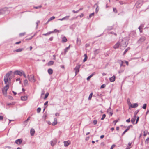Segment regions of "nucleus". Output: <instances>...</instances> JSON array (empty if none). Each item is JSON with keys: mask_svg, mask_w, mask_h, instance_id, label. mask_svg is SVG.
I'll return each mask as SVG.
<instances>
[{"mask_svg": "<svg viewBox=\"0 0 149 149\" xmlns=\"http://www.w3.org/2000/svg\"><path fill=\"white\" fill-rule=\"evenodd\" d=\"M95 74V72H94L92 73L87 78V81H88L90 80V78H91L94 74Z\"/></svg>", "mask_w": 149, "mask_h": 149, "instance_id": "nucleus-16", "label": "nucleus"}, {"mask_svg": "<svg viewBox=\"0 0 149 149\" xmlns=\"http://www.w3.org/2000/svg\"><path fill=\"white\" fill-rule=\"evenodd\" d=\"M146 105H146V104H144L142 108L144 109H146Z\"/></svg>", "mask_w": 149, "mask_h": 149, "instance_id": "nucleus-35", "label": "nucleus"}, {"mask_svg": "<svg viewBox=\"0 0 149 149\" xmlns=\"http://www.w3.org/2000/svg\"><path fill=\"white\" fill-rule=\"evenodd\" d=\"M49 95V93L48 92H47L45 95V97H44V99L46 98Z\"/></svg>", "mask_w": 149, "mask_h": 149, "instance_id": "nucleus-33", "label": "nucleus"}, {"mask_svg": "<svg viewBox=\"0 0 149 149\" xmlns=\"http://www.w3.org/2000/svg\"><path fill=\"white\" fill-rule=\"evenodd\" d=\"M106 86V85L105 84H103L100 87V88H104Z\"/></svg>", "mask_w": 149, "mask_h": 149, "instance_id": "nucleus-44", "label": "nucleus"}, {"mask_svg": "<svg viewBox=\"0 0 149 149\" xmlns=\"http://www.w3.org/2000/svg\"><path fill=\"white\" fill-rule=\"evenodd\" d=\"M94 52L95 54H97L99 53L98 50L97 49L95 50Z\"/></svg>", "mask_w": 149, "mask_h": 149, "instance_id": "nucleus-45", "label": "nucleus"}, {"mask_svg": "<svg viewBox=\"0 0 149 149\" xmlns=\"http://www.w3.org/2000/svg\"><path fill=\"white\" fill-rule=\"evenodd\" d=\"M70 45H69V46L67 47H66L64 49L65 52L66 53L68 50L70 48Z\"/></svg>", "mask_w": 149, "mask_h": 149, "instance_id": "nucleus-27", "label": "nucleus"}, {"mask_svg": "<svg viewBox=\"0 0 149 149\" xmlns=\"http://www.w3.org/2000/svg\"><path fill=\"white\" fill-rule=\"evenodd\" d=\"M81 65L77 64L76 66L74 68V70L75 71V75H76L79 71V69Z\"/></svg>", "mask_w": 149, "mask_h": 149, "instance_id": "nucleus-4", "label": "nucleus"}, {"mask_svg": "<svg viewBox=\"0 0 149 149\" xmlns=\"http://www.w3.org/2000/svg\"><path fill=\"white\" fill-rule=\"evenodd\" d=\"M27 98V97L26 96H22L21 97V100L22 101L26 100Z\"/></svg>", "mask_w": 149, "mask_h": 149, "instance_id": "nucleus-15", "label": "nucleus"}, {"mask_svg": "<svg viewBox=\"0 0 149 149\" xmlns=\"http://www.w3.org/2000/svg\"><path fill=\"white\" fill-rule=\"evenodd\" d=\"M41 7H42V6H38L35 7L34 8L35 9H38V8H41Z\"/></svg>", "mask_w": 149, "mask_h": 149, "instance_id": "nucleus-46", "label": "nucleus"}, {"mask_svg": "<svg viewBox=\"0 0 149 149\" xmlns=\"http://www.w3.org/2000/svg\"><path fill=\"white\" fill-rule=\"evenodd\" d=\"M40 22V21H37V22H36V28H37L38 26V24Z\"/></svg>", "mask_w": 149, "mask_h": 149, "instance_id": "nucleus-40", "label": "nucleus"}, {"mask_svg": "<svg viewBox=\"0 0 149 149\" xmlns=\"http://www.w3.org/2000/svg\"><path fill=\"white\" fill-rule=\"evenodd\" d=\"M53 71L52 69L49 68L48 70V72L49 74H52Z\"/></svg>", "mask_w": 149, "mask_h": 149, "instance_id": "nucleus-20", "label": "nucleus"}, {"mask_svg": "<svg viewBox=\"0 0 149 149\" xmlns=\"http://www.w3.org/2000/svg\"><path fill=\"white\" fill-rule=\"evenodd\" d=\"M54 61H50L47 64V65L49 66L53 64H54Z\"/></svg>", "mask_w": 149, "mask_h": 149, "instance_id": "nucleus-22", "label": "nucleus"}, {"mask_svg": "<svg viewBox=\"0 0 149 149\" xmlns=\"http://www.w3.org/2000/svg\"><path fill=\"white\" fill-rule=\"evenodd\" d=\"M106 117V115L105 114H103V115H102V118H101V120H104V118H105Z\"/></svg>", "mask_w": 149, "mask_h": 149, "instance_id": "nucleus-37", "label": "nucleus"}, {"mask_svg": "<svg viewBox=\"0 0 149 149\" xmlns=\"http://www.w3.org/2000/svg\"><path fill=\"white\" fill-rule=\"evenodd\" d=\"M139 111V110L136 111L134 112V117H136V115Z\"/></svg>", "mask_w": 149, "mask_h": 149, "instance_id": "nucleus-25", "label": "nucleus"}, {"mask_svg": "<svg viewBox=\"0 0 149 149\" xmlns=\"http://www.w3.org/2000/svg\"><path fill=\"white\" fill-rule=\"evenodd\" d=\"M136 117H134L132 118L131 120V122L132 123L134 124V122L136 120Z\"/></svg>", "mask_w": 149, "mask_h": 149, "instance_id": "nucleus-23", "label": "nucleus"}, {"mask_svg": "<svg viewBox=\"0 0 149 149\" xmlns=\"http://www.w3.org/2000/svg\"><path fill=\"white\" fill-rule=\"evenodd\" d=\"M115 76L113 75L112 77L109 78V80L111 82H113L115 81Z\"/></svg>", "mask_w": 149, "mask_h": 149, "instance_id": "nucleus-13", "label": "nucleus"}, {"mask_svg": "<svg viewBox=\"0 0 149 149\" xmlns=\"http://www.w3.org/2000/svg\"><path fill=\"white\" fill-rule=\"evenodd\" d=\"M130 49V48L129 47H128L125 50V51H124L123 53V55H125V53H126V52L128 50Z\"/></svg>", "mask_w": 149, "mask_h": 149, "instance_id": "nucleus-28", "label": "nucleus"}, {"mask_svg": "<svg viewBox=\"0 0 149 149\" xmlns=\"http://www.w3.org/2000/svg\"><path fill=\"white\" fill-rule=\"evenodd\" d=\"M118 122V120H114L113 121V123H115V125H116V123L117 122Z\"/></svg>", "mask_w": 149, "mask_h": 149, "instance_id": "nucleus-61", "label": "nucleus"}, {"mask_svg": "<svg viewBox=\"0 0 149 149\" xmlns=\"http://www.w3.org/2000/svg\"><path fill=\"white\" fill-rule=\"evenodd\" d=\"M23 50V48H19L18 49L15 50L14 51H16L17 52H21Z\"/></svg>", "mask_w": 149, "mask_h": 149, "instance_id": "nucleus-24", "label": "nucleus"}, {"mask_svg": "<svg viewBox=\"0 0 149 149\" xmlns=\"http://www.w3.org/2000/svg\"><path fill=\"white\" fill-rule=\"evenodd\" d=\"M57 124V119L56 118L54 119V121L53 122L52 125H55Z\"/></svg>", "mask_w": 149, "mask_h": 149, "instance_id": "nucleus-17", "label": "nucleus"}, {"mask_svg": "<svg viewBox=\"0 0 149 149\" xmlns=\"http://www.w3.org/2000/svg\"><path fill=\"white\" fill-rule=\"evenodd\" d=\"M9 77V73H8L6 74L4 77V81L5 84H6L4 87L2 91L3 95L5 96H6L7 95V91L9 88L8 84H7L8 82V79Z\"/></svg>", "mask_w": 149, "mask_h": 149, "instance_id": "nucleus-1", "label": "nucleus"}, {"mask_svg": "<svg viewBox=\"0 0 149 149\" xmlns=\"http://www.w3.org/2000/svg\"><path fill=\"white\" fill-rule=\"evenodd\" d=\"M138 105L137 103H136L134 104H131L129 107V108L130 107H131L132 108H135L136 107H137L138 106Z\"/></svg>", "mask_w": 149, "mask_h": 149, "instance_id": "nucleus-10", "label": "nucleus"}, {"mask_svg": "<svg viewBox=\"0 0 149 149\" xmlns=\"http://www.w3.org/2000/svg\"><path fill=\"white\" fill-rule=\"evenodd\" d=\"M41 109L40 107H38L37 109V112L38 113H39L40 112Z\"/></svg>", "mask_w": 149, "mask_h": 149, "instance_id": "nucleus-31", "label": "nucleus"}, {"mask_svg": "<svg viewBox=\"0 0 149 149\" xmlns=\"http://www.w3.org/2000/svg\"><path fill=\"white\" fill-rule=\"evenodd\" d=\"M55 115L56 116H59V113H55Z\"/></svg>", "mask_w": 149, "mask_h": 149, "instance_id": "nucleus-59", "label": "nucleus"}, {"mask_svg": "<svg viewBox=\"0 0 149 149\" xmlns=\"http://www.w3.org/2000/svg\"><path fill=\"white\" fill-rule=\"evenodd\" d=\"M143 27V26L142 25H141L140 26H139V27L138 29L139 30H140V29H142Z\"/></svg>", "mask_w": 149, "mask_h": 149, "instance_id": "nucleus-48", "label": "nucleus"}, {"mask_svg": "<svg viewBox=\"0 0 149 149\" xmlns=\"http://www.w3.org/2000/svg\"><path fill=\"white\" fill-rule=\"evenodd\" d=\"M3 119V117L2 116H0V120H2Z\"/></svg>", "mask_w": 149, "mask_h": 149, "instance_id": "nucleus-55", "label": "nucleus"}, {"mask_svg": "<svg viewBox=\"0 0 149 149\" xmlns=\"http://www.w3.org/2000/svg\"><path fill=\"white\" fill-rule=\"evenodd\" d=\"M110 116H112L113 114V112L112 111H110V113H109Z\"/></svg>", "mask_w": 149, "mask_h": 149, "instance_id": "nucleus-52", "label": "nucleus"}, {"mask_svg": "<svg viewBox=\"0 0 149 149\" xmlns=\"http://www.w3.org/2000/svg\"><path fill=\"white\" fill-rule=\"evenodd\" d=\"M87 57H85L84 58V59L83 60V62H85V61H86V60H87Z\"/></svg>", "mask_w": 149, "mask_h": 149, "instance_id": "nucleus-53", "label": "nucleus"}, {"mask_svg": "<svg viewBox=\"0 0 149 149\" xmlns=\"http://www.w3.org/2000/svg\"><path fill=\"white\" fill-rule=\"evenodd\" d=\"M148 141L149 142V137H148L146 140L145 142H146L147 141Z\"/></svg>", "mask_w": 149, "mask_h": 149, "instance_id": "nucleus-64", "label": "nucleus"}, {"mask_svg": "<svg viewBox=\"0 0 149 149\" xmlns=\"http://www.w3.org/2000/svg\"><path fill=\"white\" fill-rule=\"evenodd\" d=\"M54 32H59V31L58 30H57V29H55L54 31H53Z\"/></svg>", "mask_w": 149, "mask_h": 149, "instance_id": "nucleus-56", "label": "nucleus"}, {"mask_svg": "<svg viewBox=\"0 0 149 149\" xmlns=\"http://www.w3.org/2000/svg\"><path fill=\"white\" fill-rule=\"evenodd\" d=\"M120 46L123 47H126L128 44L127 41L125 38L123 39L120 43Z\"/></svg>", "mask_w": 149, "mask_h": 149, "instance_id": "nucleus-3", "label": "nucleus"}, {"mask_svg": "<svg viewBox=\"0 0 149 149\" xmlns=\"http://www.w3.org/2000/svg\"><path fill=\"white\" fill-rule=\"evenodd\" d=\"M130 118H129L128 119L126 120V121L127 123L130 122Z\"/></svg>", "mask_w": 149, "mask_h": 149, "instance_id": "nucleus-58", "label": "nucleus"}, {"mask_svg": "<svg viewBox=\"0 0 149 149\" xmlns=\"http://www.w3.org/2000/svg\"><path fill=\"white\" fill-rule=\"evenodd\" d=\"M120 43L119 42H118L116 43L115 45L113 46V47L115 49H116L118 48L120 45Z\"/></svg>", "mask_w": 149, "mask_h": 149, "instance_id": "nucleus-11", "label": "nucleus"}, {"mask_svg": "<svg viewBox=\"0 0 149 149\" xmlns=\"http://www.w3.org/2000/svg\"><path fill=\"white\" fill-rule=\"evenodd\" d=\"M21 42V41H19V42H16L15 43V44H19Z\"/></svg>", "mask_w": 149, "mask_h": 149, "instance_id": "nucleus-63", "label": "nucleus"}, {"mask_svg": "<svg viewBox=\"0 0 149 149\" xmlns=\"http://www.w3.org/2000/svg\"><path fill=\"white\" fill-rule=\"evenodd\" d=\"M70 17V16H67L64 17V20H67Z\"/></svg>", "mask_w": 149, "mask_h": 149, "instance_id": "nucleus-30", "label": "nucleus"}, {"mask_svg": "<svg viewBox=\"0 0 149 149\" xmlns=\"http://www.w3.org/2000/svg\"><path fill=\"white\" fill-rule=\"evenodd\" d=\"M25 34V33L24 32V33H20L19 35L20 36H24Z\"/></svg>", "mask_w": 149, "mask_h": 149, "instance_id": "nucleus-42", "label": "nucleus"}, {"mask_svg": "<svg viewBox=\"0 0 149 149\" xmlns=\"http://www.w3.org/2000/svg\"><path fill=\"white\" fill-rule=\"evenodd\" d=\"M64 144V146L65 147H67L68 145L71 144V142L70 140H68L67 141H65L63 142Z\"/></svg>", "mask_w": 149, "mask_h": 149, "instance_id": "nucleus-7", "label": "nucleus"}, {"mask_svg": "<svg viewBox=\"0 0 149 149\" xmlns=\"http://www.w3.org/2000/svg\"><path fill=\"white\" fill-rule=\"evenodd\" d=\"M90 45L89 44H86L85 45V46L86 47H88Z\"/></svg>", "mask_w": 149, "mask_h": 149, "instance_id": "nucleus-62", "label": "nucleus"}, {"mask_svg": "<svg viewBox=\"0 0 149 149\" xmlns=\"http://www.w3.org/2000/svg\"><path fill=\"white\" fill-rule=\"evenodd\" d=\"M124 71V70H120L119 71H118V72L119 73H122V72H123Z\"/></svg>", "mask_w": 149, "mask_h": 149, "instance_id": "nucleus-57", "label": "nucleus"}, {"mask_svg": "<svg viewBox=\"0 0 149 149\" xmlns=\"http://www.w3.org/2000/svg\"><path fill=\"white\" fill-rule=\"evenodd\" d=\"M55 18V17L54 16H52L49 19H48V21H51L54 19Z\"/></svg>", "mask_w": 149, "mask_h": 149, "instance_id": "nucleus-29", "label": "nucleus"}, {"mask_svg": "<svg viewBox=\"0 0 149 149\" xmlns=\"http://www.w3.org/2000/svg\"><path fill=\"white\" fill-rule=\"evenodd\" d=\"M23 73H22V75H23L24 76V77L25 78H26L27 77L24 72V71L23 72Z\"/></svg>", "mask_w": 149, "mask_h": 149, "instance_id": "nucleus-43", "label": "nucleus"}, {"mask_svg": "<svg viewBox=\"0 0 149 149\" xmlns=\"http://www.w3.org/2000/svg\"><path fill=\"white\" fill-rule=\"evenodd\" d=\"M77 43L79 45H80V41L79 40V39L78 38H77Z\"/></svg>", "mask_w": 149, "mask_h": 149, "instance_id": "nucleus-34", "label": "nucleus"}, {"mask_svg": "<svg viewBox=\"0 0 149 149\" xmlns=\"http://www.w3.org/2000/svg\"><path fill=\"white\" fill-rule=\"evenodd\" d=\"M145 40V38L144 37H141L139 40L138 42L139 43L144 42Z\"/></svg>", "mask_w": 149, "mask_h": 149, "instance_id": "nucleus-9", "label": "nucleus"}, {"mask_svg": "<svg viewBox=\"0 0 149 149\" xmlns=\"http://www.w3.org/2000/svg\"><path fill=\"white\" fill-rule=\"evenodd\" d=\"M118 63L120 64V67H121L123 66V62L122 61V60L118 61Z\"/></svg>", "mask_w": 149, "mask_h": 149, "instance_id": "nucleus-26", "label": "nucleus"}, {"mask_svg": "<svg viewBox=\"0 0 149 149\" xmlns=\"http://www.w3.org/2000/svg\"><path fill=\"white\" fill-rule=\"evenodd\" d=\"M24 72L23 71H21L19 70H16L14 72V74L16 75H18L20 76H22V72Z\"/></svg>", "mask_w": 149, "mask_h": 149, "instance_id": "nucleus-6", "label": "nucleus"}, {"mask_svg": "<svg viewBox=\"0 0 149 149\" xmlns=\"http://www.w3.org/2000/svg\"><path fill=\"white\" fill-rule=\"evenodd\" d=\"M8 8L5 7L0 10V15L6 14L8 13Z\"/></svg>", "mask_w": 149, "mask_h": 149, "instance_id": "nucleus-2", "label": "nucleus"}, {"mask_svg": "<svg viewBox=\"0 0 149 149\" xmlns=\"http://www.w3.org/2000/svg\"><path fill=\"white\" fill-rule=\"evenodd\" d=\"M92 95H93V93H91L90 94L89 97H88V99L89 100H90L91 99V98L92 97Z\"/></svg>", "mask_w": 149, "mask_h": 149, "instance_id": "nucleus-32", "label": "nucleus"}, {"mask_svg": "<svg viewBox=\"0 0 149 149\" xmlns=\"http://www.w3.org/2000/svg\"><path fill=\"white\" fill-rule=\"evenodd\" d=\"M67 41V40L66 38L65 37H64L62 38V42L63 43Z\"/></svg>", "mask_w": 149, "mask_h": 149, "instance_id": "nucleus-21", "label": "nucleus"}, {"mask_svg": "<svg viewBox=\"0 0 149 149\" xmlns=\"http://www.w3.org/2000/svg\"><path fill=\"white\" fill-rule=\"evenodd\" d=\"M22 142V140L20 139H19L16 140L15 143L18 144H20Z\"/></svg>", "mask_w": 149, "mask_h": 149, "instance_id": "nucleus-12", "label": "nucleus"}, {"mask_svg": "<svg viewBox=\"0 0 149 149\" xmlns=\"http://www.w3.org/2000/svg\"><path fill=\"white\" fill-rule=\"evenodd\" d=\"M93 123L94 125H96L97 124V121L96 120H94L93 121Z\"/></svg>", "mask_w": 149, "mask_h": 149, "instance_id": "nucleus-41", "label": "nucleus"}, {"mask_svg": "<svg viewBox=\"0 0 149 149\" xmlns=\"http://www.w3.org/2000/svg\"><path fill=\"white\" fill-rule=\"evenodd\" d=\"M110 111H112L111 110L110 107L107 110V112L108 113H109Z\"/></svg>", "mask_w": 149, "mask_h": 149, "instance_id": "nucleus-36", "label": "nucleus"}, {"mask_svg": "<svg viewBox=\"0 0 149 149\" xmlns=\"http://www.w3.org/2000/svg\"><path fill=\"white\" fill-rule=\"evenodd\" d=\"M56 143L57 139H54L53 141H51V145L52 146H53L56 144Z\"/></svg>", "mask_w": 149, "mask_h": 149, "instance_id": "nucleus-8", "label": "nucleus"}, {"mask_svg": "<svg viewBox=\"0 0 149 149\" xmlns=\"http://www.w3.org/2000/svg\"><path fill=\"white\" fill-rule=\"evenodd\" d=\"M139 117H137L136 120V124L138 122V121L139 120Z\"/></svg>", "mask_w": 149, "mask_h": 149, "instance_id": "nucleus-50", "label": "nucleus"}, {"mask_svg": "<svg viewBox=\"0 0 149 149\" xmlns=\"http://www.w3.org/2000/svg\"><path fill=\"white\" fill-rule=\"evenodd\" d=\"M30 117H29L27 119V120H26L24 122H26V123H27L29 120H30Z\"/></svg>", "mask_w": 149, "mask_h": 149, "instance_id": "nucleus-49", "label": "nucleus"}, {"mask_svg": "<svg viewBox=\"0 0 149 149\" xmlns=\"http://www.w3.org/2000/svg\"><path fill=\"white\" fill-rule=\"evenodd\" d=\"M116 145L115 144H113L112 145L110 149H113V148Z\"/></svg>", "mask_w": 149, "mask_h": 149, "instance_id": "nucleus-47", "label": "nucleus"}, {"mask_svg": "<svg viewBox=\"0 0 149 149\" xmlns=\"http://www.w3.org/2000/svg\"><path fill=\"white\" fill-rule=\"evenodd\" d=\"M127 131V130H126V129L124 131V132L122 134V135L123 136V135L125 134V133Z\"/></svg>", "mask_w": 149, "mask_h": 149, "instance_id": "nucleus-51", "label": "nucleus"}, {"mask_svg": "<svg viewBox=\"0 0 149 149\" xmlns=\"http://www.w3.org/2000/svg\"><path fill=\"white\" fill-rule=\"evenodd\" d=\"M53 32H54V31H50V32H48V35L51 34V33H53Z\"/></svg>", "mask_w": 149, "mask_h": 149, "instance_id": "nucleus-60", "label": "nucleus"}, {"mask_svg": "<svg viewBox=\"0 0 149 149\" xmlns=\"http://www.w3.org/2000/svg\"><path fill=\"white\" fill-rule=\"evenodd\" d=\"M113 11L115 13H117V11L116 9L115 8H113Z\"/></svg>", "mask_w": 149, "mask_h": 149, "instance_id": "nucleus-38", "label": "nucleus"}, {"mask_svg": "<svg viewBox=\"0 0 149 149\" xmlns=\"http://www.w3.org/2000/svg\"><path fill=\"white\" fill-rule=\"evenodd\" d=\"M24 86H27L28 85V81L27 79H25L24 81Z\"/></svg>", "mask_w": 149, "mask_h": 149, "instance_id": "nucleus-19", "label": "nucleus"}, {"mask_svg": "<svg viewBox=\"0 0 149 149\" xmlns=\"http://www.w3.org/2000/svg\"><path fill=\"white\" fill-rule=\"evenodd\" d=\"M95 5L97 6V7H96V9H95L96 13H97L98 12V11L99 10V7H98V3H96L95 4Z\"/></svg>", "mask_w": 149, "mask_h": 149, "instance_id": "nucleus-18", "label": "nucleus"}, {"mask_svg": "<svg viewBox=\"0 0 149 149\" xmlns=\"http://www.w3.org/2000/svg\"><path fill=\"white\" fill-rule=\"evenodd\" d=\"M94 15V13H93L91 14H90L89 15V17L91 18L92 16H93Z\"/></svg>", "mask_w": 149, "mask_h": 149, "instance_id": "nucleus-39", "label": "nucleus"}, {"mask_svg": "<svg viewBox=\"0 0 149 149\" xmlns=\"http://www.w3.org/2000/svg\"><path fill=\"white\" fill-rule=\"evenodd\" d=\"M72 12H73V13H78L79 12V11H78V10L75 11L74 10H73L72 11Z\"/></svg>", "mask_w": 149, "mask_h": 149, "instance_id": "nucleus-54", "label": "nucleus"}, {"mask_svg": "<svg viewBox=\"0 0 149 149\" xmlns=\"http://www.w3.org/2000/svg\"><path fill=\"white\" fill-rule=\"evenodd\" d=\"M35 133V130L33 128H31L30 130L31 135L32 136H33Z\"/></svg>", "mask_w": 149, "mask_h": 149, "instance_id": "nucleus-14", "label": "nucleus"}, {"mask_svg": "<svg viewBox=\"0 0 149 149\" xmlns=\"http://www.w3.org/2000/svg\"><path fill=\"white\" fill-rule=\"evenodd\" d=\"M27 77L29 80L30 81L32 82L33 81V82H35V79L34 78V75L33 74H31L30 76L28 75Z\"/></svg>", "mask_w": 149, "mask_h": 149, "instance_id": "nucleus-5", "label": "nucleus"}]
</instances>
